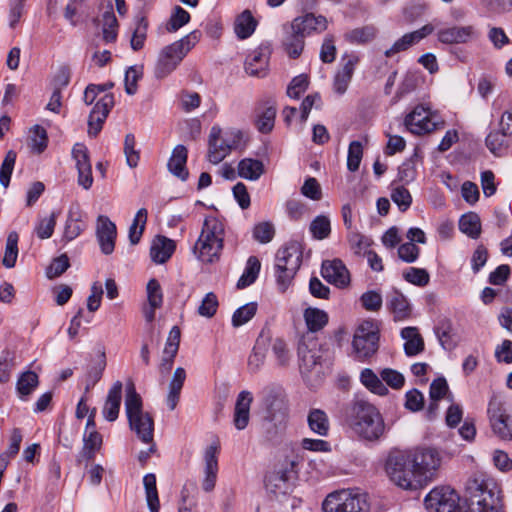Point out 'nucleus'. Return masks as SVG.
I'll list each match as a JSON object with an SVG mask.
<instances>
[{"label":"nucleus","instance_id":"nucleus-1","mask_svg":"<svg viewBox=\"0 0 512 512\" xmlns=\"http://www.w3.org/2000/svg\"><path fill=\"white\" fill-rule=\"evenodd\" d=\"M468 509L464 510L459 494L450 486H437L425 497L429 512H501L499 490L493 479L484 474L470 477L465 486Z\"/></svg>","mask_w":512,"mask_h":512},{"label":"nucleus","instance_id":"nucleus-2","mask_svg":"<svg viewBox=\"0 0 512 512\" xmlns=\"http://www.w3.org/2000/svg\"><path fill=\"white\" fill-rule=\"evenodd\" d=\"M305 461L300 450H278L264 475L267 493L276 499L289 495Z\"/></svg>","mask_w":512,"mask_h":512},{"label":"nucleus","instance_id":"nucleus-3","mask_svg":"<svg viewBox=\"0 0 512 512\" xmlns=\"http://www.w3.org/2000/svg\"><path fill=\"white\" fill-rule=\"evenodd\" d=\"M348 421L360 437L373 441L384 432V423L378 410L365 400H356L348 412Z\"/></svg>","mask_w":512,"mask_h":512},{"label":"nucleus","instance_id":"nucleus-4","mask_svg":"<svg viewBox=\"0 0 512 512\" xmlns=\"http://www.w3.org/2000/svg\"><path fill=\"white\" fill-rule=\"evenodd\" d=\"M412 450H391L385 460L384 470L389 480L406 491L421 489V484L414 472Z\"/></svg>","mask_w":512,"mask_h":512},{"label":"nucleus","instance_id":"nucleus-5","mask_svg":"<svg viewBox=\"0 0 512 512\" xmlns=\"http://www.w3.org/2000/svg\"><path fill=\"white\" fill-rule=\"evenodd\" d=\"M225 237L224 222L214 216L205 218L194 253L204 263H213L220 258Z\"/></svg>","mask_w":512,"mask_h":512},{"label":"nucleus","instance_id":"nucleus-6","mask_svg":"<svg viewBox=\"0 0 512 512\" xmlns=\"http://www.w3.org/2000/svg\"><path fill=\"white\" fill-rule=\"evenodd\" d=\"M200 36L201 33L194 30L180 40L165 46L160 51L155 65L154 74L156 78L163 79L171 74L200 40Z\"/></svg>","mask_w":512,"mask_h":512},{"label":"nucleus","instance_id":"nucleus-7","mask_svg":"<svg viewBox=\"0 0 512 512\" xmlns=\"http://www.w3.org/2000/svg\"><path fill=\"white\" fill-rule=\"evenodd\" d=\"M411 455L421 488L435 480L441 466L454 457L450 450H412Z\"/></svg>","mask_w":512,"mask_h":512},{"label":"nucleus","instance_id":"nucleus-8","mask_svg":"<svg viewBox=\"0 0 512 512\" xmlns=\"http://www.w3.org/2000/svg\"><path fill=\"white\" fill-rule=\"evenodd\" d=\"M302 262V252L297 243L281 247L275 257V278L279 291L285 292L291 285Z\"/></svg>","mask_w":512,"mask_h":512},{"label":"nucleus","instance_id":"nucleus-9","mask_svg":"<svg viewBox=\"0 0 512 512\" xmlns=\"http://www.w3.org/2000/svg\"><path fill=\"white\" fill-rule=\"evenodd\" d=\"M487 414L493 434L503 441H512V414L506 400L500 395H493Z\"/></svg>","mask_w":512,"mask_h":512},{"label":"nucleus","instance_id":"nucleus-10","mask_svg":"<svg viewBox=\"0 0 512 512\" xmlns=\"http://www.w3.org/2000/svg\"><path fill=\"white\" fill-rule=\"evenodd\" d=\"M322 509L324 512H368L369 504L365 494L339 490L326 496Z\"/></svg>","mask_w":512,"mask_h":512},{"label":"nucleus","instance_id":"nucleus-11","mask_svg":"<svg viewBox=\"0 0 512 512\" xmlns=\"http://www.w3.org/2000/svg\"><path fill=\"white\" fill-rule=\"evenodd\" d=\"M353 351L358 361H366L371 358L379 348V332L372 321L360 324L353 337Z\"/></svg>","mask_w":512,"mask_h":512},{"label":"nucleus","instance_id":"nucleus-12","mask_svg":"<svg viewBox=\"0 0 512 512\" xmlns=\"http://www.w3.org/2000/svg\"><path fill=\"white\" fill-rule=\"evenodd\" d=\"M297 354L299 369L302 374H308L321 367L322 350L317 339L312 334H304L298 344Z\"/></svg>","mask_w":512,"mask_h":512},{"label":"nucleus","instance_id":"nucleus-13","mask_svg":"<svg viewBox=\"0 0 512 512\" xmlns=\"http://www.w3.org/2000/svg\"><path fill=\"white\" fill-rule=\"evenodd\" d=\"M408 131L415 135L431 133L444 126L443 121H436L424 106H416L404 119Z\"/></svg>","mask_w":512,"mask_h":512},{"label":"nucleus","instance_id":"nucleus-14","mask_svg":"<svg viewBox=\"0 0 512 512\" xmlns=\"http://www.w3.org/2000/svg\"><path fill=\"white\" fill-rule=\"evenodd\" d=\"M114 104L112 93L105 94L96 102L88 119V134L91 137H96L100 133Z\"/></svg>","mask_w":512,"mask_h":512},{"label":"nucleus","instance_id":"nucleus-15","mask_svg":"<svg viewBox=\"0 0 512 512\" xmlns=\"http://www.w3.org/2000/svg\"><path fill=\"white\" fill-rule=\"evenodd\" d=\"M72 157L78 171V184L88 190L93 184L92 166L88 148L83 143H76L72 148Z\"/></svg>","mask_w":512,"mask_h":512},{"label":"nucleus","instance_id":"nucleus-16","mask_svg":"<svg viewBox=\"0 0 512 512\" xmlns=\"http://www.w3.org/2000/svg\"><path fill=\"white\" fill-rule=\"evenodd\" d=\"M359 61V57L354 53L343 55L340 68L336 72L333 80L334 91L339 95L347 91Z\"/></svg>","mask_w":512,"mask_h":512},{"label":"nucleus","instance_id":"nucleus-17","mask_svg":"<svg viewBox=\"0 0 512 512\" xmlns=\"http://www.w3.org/2000/svg\"><path fill=\"white\" fill-rule=\"evenodd\" d=\"M96 237L105 255L113 253L117 237L116 225L105 215H99L96 222Z\"/></svg>","mask_w":512,"mask_h":512},{"label":"nucleus","instance_id":"nucleus-18","mask_svg":"<svg viewBox=\"0 0 512 512\" xmlns=\"http://www.w3.org/2000/svg\"><path fill=\"white\" fill-rule=\"evenodd\" d=\"M321 274L326 281L338 288H345L350 284V273L340 259L324 261Z\"/></svg>","mask_w":512,"mask_h":512},{"label":"nucleus","instance_id":"nucleus-19","mask_svg":"<svg viewBox=\"0 0 512 512\" xmlns=\"http://www.w3.org/2000/svg\"><path fill=\"white\" fill-rule=\"evenodd\" d=\"M271 51L268 45H260L246 58L245 71L251 76L263 77L266 75Z\"/></svg>","mask_w":512,"mask_h":512},{"label":"nucleus","instance_id":"nucleus-20","mask_svg":"<svg viewBox=\"0 0 512 512\" xmlns=\"http://www.w3.org/2000/svg\"><path fill=\"white\" fill-rule=\"evenodd\" d=\"M474 35L475 30L471 25L442 27L437 31L438 41L449 45L467 43Z\"/></svg>","mask_w":512,"mask_h":512},{"label":"nucleus","instance_id":"nucleus-21","mask_svg":"<svg viewBox=\"0 0 512 512\" xmlns=\"http://www.w3.org/2000/svg\"><path fill=\"white\" fill-rule=\"evenodd\" d=\"M262 406L266 410L267 418L272 420L276 413L281 411L285 405V396L282 388L267 386L261 392Z\"/></svg>","mask_w":512,"mask_h":512},{"label":"nucleus","instance_id":"nucleus-22","mask_svg":"<svg viewBox=\"0 0 512 512\" xmlns=\"http://www.w3.org/2000/svg\"><path fill=\"white\" fill-rule=\"evenodd\" d=\"M253 402V395L251 392L243 390L236 399L233 424L238 430H243L247 427L250 420V407Z\"/></svg>","mask_w":512,"mask_h":512},{"label":"nucleus","instance_id":"nucleus-23","mask_svg":"<svg viewBox=\"0 0 512 512\" xmlns=\"http://www.w3.org/2000/svg\"><path fill=\"white\" fill-rule=\"evenodd\" d=\"M291 23L304 37L312 32H322L327 29V19L322 15L315 16L313 13L296 17Z\"/></svg>","mask_w":512,"mask_h":512},{"label":"nucleus","instance_id":"nucleus-24","mask_svg":"<svg viewBox=\"0 0 512 512\" xmlns=\"http://www.w3.org/2000/svg\"><path fill=\"white\" fill-rule=\"evenodd\" d=\"M123 384L121 381H116L109 389L106 400L102 409L104 418L109 421H115L120 412L122 400Z\"/></svg>","mask_w":512,"mask_h":512},{"label":"nucleus","instance_id":"nucleus-25","mask_svg":"<svg viewBox=\"0 0 512 512\" xmlns=\"http://www.w3.org/2000/svg\"><path fill=\"white\" fill-rule=\"evenodd\" d=\"M129 425L137 437L145 444L153 440L154 421L152 416L145 412L128 418Z\"/></svg>","mask_w":512,"mask_h":512},{"label":"nucleus","instance_id":"nucleus-26","mask_svg":"<svg viewBox=\"0 0 512 512\" xmlns=\"http://www.w3.org/2000/svg\"><path fill=\"white\" fill-rule=\"evenodd\" d=\"M187 158V148L184 145H177L173 149L172 155L168 161L169 171L182 181L187 180L189 176V172L186 168Z\"/></svg>","mask_w":512,"mask_h":512},{"label":"nucleus","instance_id":"nucleus-27","mask_svg":"<svg viewBox=\"0 0 512 512\" xmlns=\"http://www.w3.org/2000/svg\"><path fill=\"white\" fill-rule=\"evenodd\" d=\"M285 36L283 38V47L289 57L298 58L304 48L305 37L301 32L296 31L293 24L284 26Z\"/></svg>","mask_w":512,"mask_h":512},{"label":"nucleus","instance_id":"nucleus-28","mask_svg":"<svg viewBox=\"0 0 512 512\" xmlns=\"http://www.w3.org/2000/svg\"><path fill=\"white\" fill-rule=\"evenodd\" d=\"M175 251L173 240L165 236H157L150 248L151 259L158 264L167 262Z\"/></svg>","mask_w":512,"mask_h":512},{"label":"nucleus","instance_id":"nucleus-29","mask_svg":"<svg viewBox=\"0 0 512 512\" xmlns=\"http://www.w3.org/2000/svg\"><path fill=\"white\" fill-rule=\"evenodd\" d=\"M186 377L187 374L184 368L178 367L175 369L169 383V392L166 399L167 406L171 411H173L178 405Z\"/></svg>","mask_w":512,"mask_h":512},{"label":"nucleus","instance_id":"nucleus-30","mask_svg":"<svg viewBox=\"0 0 512 512\" xmlns=\"http://www.w3.org/2000/svg\"><path fill=\"white\" fill-rule=\"evenodd\" d=\"M205 477L202 487L206 492L214 489L218 473V450H206L204 455Z\"/></svg>","mask_w":512,"mask_h":512},{"label":"nucleus","instance_id":"nucleus-31","mask_svg":"<svg viewBox=\"0 0 512 512\" xmlns=\"http://www.w3.org/2000/svg\"><path fill=\"white\" fill-rule=\"evenodd\" d=\"M148 28L149 21L147 17L143 13L137 14L133 20V31L130 39V45L134 51H139L144 47Z\"/></svg>","mask_w":512,"mask_h":512},{"label":"nucleus","instance_id":"nucleus-32","mask_svg":"<svg viewBox=\"0 0 512 512\" xmlns=\"http://www.w3.org/2000/svg\"><path fill=\"white\" fill-rule=\"evenodd\" d=\"M405 340L404 351L407 356H415L424 350V340L416 327H405L401 330Z\"/></svg>","mask_w":512,"mask_h":512},{"label":"nucleus","instance_id":"nucleus-33","mask_svg":"<svg viewBox=\"0 0 512 512\" xmlns=\"http://www.w3.org/2000/svg\"><path fill=\"white\" fill-rule=\"evenodd\" d=\"M237 170L241 178L251 181L258 180L265 172L263 162L253 158L242 159L238 163Z\"/></svg>","mask_w":512,"mask_h":512},{"label":"nucleus","instance_id":"nucleus-34","mask_svg":"<svg viewBox=\"0 0 512 512\" xmlns=\"http://www.w3.org/2000/svg\"><path fill=\"white\" fill-rule=\"evenodd\" d=\"M309 429L319 436H327L330 429V421L327 413L321 409H311L307 415Z\"/></svg>","mask_w":512,"mask_h":512},{"label":"nucleus","instance_id":"nucleus-35","mask_svg":"<svg viewBox=\"0 0 512 512\" xmlns=\"http://www.w3.org/2000/svg\"><path fill=\"white\" fill-rule=\"evenodd\" d=\"M90 7L86 0H70L64 9V18L76 26L82 19L89 16Z\"/></svg>","mask_w":512,"mask_h":512},{"label":"nucleus","instance_id":"nucleus-36","mask_svg":"<svg viewBox=\"0 0 512 512\" xmlns=\"http://www.w3.org/2000/svg\"><path fill=\"white\" fill-rule=\"evenodd\" d=\"M388 308L394 315L395 320H403L409 317L411 313L410 305L406 297L399 292L394 290L389 296L387 301Z\"/></svg>","mask_w":512,"mask_h":512},{"label":"nucleus","instance_id":"nucleus-37","mask_svg":"<svg viewBox=\"0 0 512 512\" xmlns=\"http://www.w3.org/2000/svg\"><path fill=\"white\" fill-rule=\"evenodd\" d=\"M510 133H505L499 127V130L491 131L486 139L485 144L489 151L496 157H502L506 154L508 149L507 144V136H510Z\"/></svg>","mask_w":512,"mask_h":512},{"label":"nucleus","instance_id":"nucleus-38","mask_svg":"<svg viewBox=\"0 0 512 512\" xmlns=\"http://www.w3.org/2000/svg\"><path fill=\"white\" fill-rule=\"evenodd\" d=\"M257 24L251 11L244 10L235 20L234 31L239 39H247L254 33Z\"/></svg>","mask_w":512,"mask_h":512},{"label":"nucleus","instance_id":"nucleus-39","mask_svg":"<svg viewBox=\"0 0 512 512\" xmlns=\"http://www.w3.org/2000/svg\"><path fill=\"white\" fill-rule=\"evenodd\" d=\"M328 314L321 309L309 307L304 311V320L308 328L306 334L322 330L328 323Z\"/></svg>","mask_w":512,"mask_h":512},{"label":"nucleus","instance_id":"nucleus-40","mask_svg":"<svg viewBox=\"0 0 512 512\" xmlns=\"http://www.w3.org/2000/svg\"><path fill=\"white\" fill-rule=\"evenodd\" d=\"M276 118V107L271 104L266 107H259L256 110V127L263 134L270 133L274 128Z\"/></svg>","mask_w":512,"mask_h":512},{"label":"nucleus","instance_id":"nucleus-41","mask_svg":"<svg viewBox=\"0 0 512 512\" xmlns=\"http://www.w3.org/2000/svg\"><path fill=\"white\" fill-rule=\"evenodd\" d=\"M125 410L127 418L145 413L141 396L137 393L135 385L131 380L126 384Z\"/></svg>","mask_w":512,"mask_h":512},{"label":"nucleus","instance_id":"nucleus-42","mask_svg":"<svg viewBox=\"0 0 512 512\" xmlns=\"http://www.w3.org/2000/svg\"><path fill=\"white\" fill-rule=\"evenodd\" d=\"M459 229L472 239H477L481 235V220L477 213L469 212L461 216L459 220Z\"/></svg>","mask_w":512,"mask_h":512},{"label":"nucleus","instance_id":"nucleus-43","mask_svg":"<svg viewBox=\"0 0 512 512\" xmlns=\"http://www.w3.org/2000/svg\"><path fill=\"white\" fill-rule=\"evenodd\" d=\"M118 21L112 5L102 14V33L106 43L114 42L117 38Z\"/></svg>","mask_w":512,"mask_h":512},{"label":"nucleus","instance_id":"nucleus-44","mask_svg":"<svg viewBox=\"0 0 512 512\" xmlns=\"http://www.w3.org/2000/svg\"><path fill=\"white\" fill-rule=\"evenodd\" d=\"M95 413L96 410L93 409L87 420L83 435L84 448H100L103 442L102 435L96 430Z\"/></svg>","mask_w":512,"mask_h":512},{"label":"nucleus","instance_id":"nucleus-45","mask_svg":"<svg viewBox=\"0 0 512 512\" xmlns=\"http://www.w3.org/2000/svg\"><path fill=\"white\" fill-rule=\"evenodd\" d=\"M260 261L255 256H250L247 260V264L244 273L237 282V288L243 289L255 282L260 272Z\"/></svg>","mask_w":512,"mask_h":512},{"label":"nucleus","instance_id":"nucleus-46","mask_svg":"<svg viewBox=\"0 0 512 512\" xmlns=\"http://www.w3.org/2000/svg\"><path fill=\"white\" fill-rule=\"evenodd\" d=\"M148 212L147 209L141 208L137 211L134 220L129 227V241L132 245H136L140 242V239L145 230L147 222Z\"/></svg>","mask_w":512,"mask_h":512},{"label":"nucleus","instance_id":"nucleus-47","mask_svg":"<svg viewBox=\"0 0 512 512\" xmlns=\"http://www.w3.org/2000/svg\"><path fill=\"white\" fill-rule=\"evenodd\" d=\"M360 379L362 384L369 389L371 392L378 394L380 396L386 395L388 393V389L383 384L382 379H380L373 370L369 368H365L360 375Z\"/></svg>","mask_w":512,"mask_h":512},{"label":"nucleus","instance_id":"nucleus-48","mask_svg":"<svg viewBox=\"0 0 512 512\" xmlns=\"http://www.w3.org/2000/svg\"><path fill=\"white\" fill-rule=\"evenodd\" d=\"M39 383L38 375L33 371L23 373L17 381V391L21 399L27 397L37 388Z\"/></svg>","mask_w":512,"mask_h":512},{"label":"nucleus","instance_id":"nucleus-49","mask_svg":"<svg viewBox=\"0 0 512 512\" xmlns=\"http://www.w3.org/2000/svg\"><path fill=\"white\" fill-rule=\"evenodd\" d=\"M312 237L316 240H324L331 234V222L328 216L318 215L309 226Z\"/></svg>","mask_w":512,"mask_h":512},{"label":"nucleus","instance_id":"nucleus-50","mask_svg":"<svg viewBox=\"0 0 512 512\" xmlns=\"http://www.w3.org/2000/svg\"><path fill=\"white\" fill-rule=\"evenodd\" d=\"M18 240L19 236L17 232L12 231L8 234L5 253L2 260V263L6 268H13L16 264L18 257Z\"/></svg>","mask_w":512,"mask_h":512},{"label":"nucleus","instance_id":"nucleus-51","mask_svg":"<svg viewBox=\"0 0 512 512\" xmlns=\"http://www.w3.org/2000/svg\"><path fill=\"white\" fill-rule=\"evenodd\" d=\"M418 158L417 152L404 161L401 166L398 168V179L404 184H409L416 179L417 169H416V159Z\"/></svg>","mask_w":512,"mask_h":512},{"label":"nucleus","instance_id":"nucleus-52","mask_svg":"<svg viewBox=\"0 0 512 512\" xmlns=\"http://www.w3.org/2000/svg\"><path fill=\"white\" fill-rule=\"evenodd\" d=\"M272 353L279 367H286L289 365L291 354L288 349L287 343L281 339L276 338L272 343Z\"/></svg>","mask_w":512,"mask_h":512},{"label":"nucleus","instance_id":"nucleus-53","mask_svg":"<svg viewBox=\"0 0 512 512\" xmlns=\"http://www.w3.org/2000/svg\"><path fill=\"white\" fill-rule=\"evenodd\" d=\"M232 145L224 139L209 146L208 160L213 164L220 163L231 151Z\"/></svg>","mask_w":512,"mask_h":512},{"label":"nucleus","instance_id":"nucleus-54","mask_svg":"<svg viewBox=\"0 0 512 512\" xmlns=\"http://www.w3.org/2000/svg\"><path fill=\"white\" fill-rule=\"evenodd\" d=\"M403 278L416 286L424 287L430 281V275L426 269L409 267L403 272Z\"/></svg>","mask_w":512,"mask_h":512},{"label":"nucleus","instance_id":"nucleus-55","mask_svg":"<svg viewBox=\"0 0 512 512\" xmlns=\"http://www.w3.org/2000/svg\"><path fill=\"white\" fill-rule=\"evenodd\" d=\"M256 311L257 304L255 302L243 305L234 312L232 316V325L234 327H240L246 324L250 319L254 317Z\"/></svg>","mask_w":512,"mask_h":512},{"label":"nucleus","instance_id":"nucleus-56","mask_svg":"<svg viewBox=\"0 0 512 512\" xmlns=\"http://www.w3.org/2000/svg\"><path fill=\"white\" fill-rule=\"evenodd\" d=\"M59 212L53 211L49 217L41 219L35 227L39 239H48L53 235Z\"/></svg>","mask_w":512,"mask_h":512},{"label":"nucleus","instance_id":"nucleus-57","mask_svg":"<svg viewBox=\"0 0 512 512\" xmlns=\"http://www.w3.org/2000/svg\"><path fill=\"white\" fill-rule=\"evenodd\" d=\"M374 37L375 30L369 26L353 29L345 35L346 40L352 44H365L374 39Z\"/></svg>","mask_w":512,"mask_h":512},{"label":"nucleus","instance_id":"nucleus-58","mask_svg":"<svg viewBox=\"0 0 512 512\" xmlns=\"http://www.w3.org/2000/svg\"><path fill=\"white\" fill-rule=\"evenodd\" d=\"M135 146V136L132 133L127 134L124 140V154L126 157L127 165L130 168L137 167L140 160V152L136 150Z\"/></svg>","mask_w":512,"mask_h":512},{"label":"nucleus","instance_id":"nucleus-59","mask_svg":"<svg viewBox=\"0 0 512 512\" xmlns=\"http://www.w3.org/2000/svg\"><path fill=\"white\" fill-rule=\"evenodd\" d=\"M190 21V14L180 6H176L167 23L168 32H176Z\"/></svg>","mask_w":512,"mask_h":512},{"label":"nucleus","instance_id":"nucleus-60","mask_svg":"<svg viewBox=\"0 0 512 512\" xmlns=\"http://www.w3.org/2000/svg\"><path fill=\"white\" fill-rule=\"evenodd\" d=\"M265 359L266 348L257 342L248 357V370L251 373H257L264 365Z\"/></svg>","mask_w":512,"mask_h":512},{"label":"nucleus","instance_id":"nucleus-61","mask_svg":"<svg viewBox=\"0 0 512 512\" xmlns=\"http://www.w3.org/2000/svg\"><path fill=\"white\" fill-rule=\"evenodd\" d=\"M16 152L13 150H9L6 153V156L0 167V183L4 187H8L11 179V175L14 169L15 161H16Z\"/></svg>","mask_w":512,"mask_h":512},{"label":"nucleus","instance_id":"nucleus-62","mask_svg":"<svg viewBox=\"0 0 512 512\" xmlns=\"http://www.w3.org/2000/svg\"><path fill=\"white\" fill-rule=\"evenodd\" d=\"M363 156V147L361 142L352 141L349 144L348 156H347V168L351 172H355L359 169Z\"/></svg>","mask_w":512,"mask_h":512},{"label":"nucleus","instance_id":"nucleus-63","mask_svg":"<svg viewBox=\"0 0 512 512\" xmlns=\"http://www.w3.org/2000/svg\"><path fill=\"white\" fill-rule=\"evenodd\" d=\"M275 235V228L270 222H260L253 228V238L259 243H269Z\"/></svg>","mask_w":512,"mask_h":512},{"label":"nucleus","instance_id":"nucleus-64","mask_svg":"<svg viewBox=\"0 0 512 512\" xmlns=\"http://www.w3.org/2000/svg\"><path fill=\"white\" fill-rule=\"evenodd\" d=\"M391 199L402 212H405L412 203V196L404 186L394 188L391 192Z\"/></svg>","mask_w":512,"mask_h":512}]
</instances>
